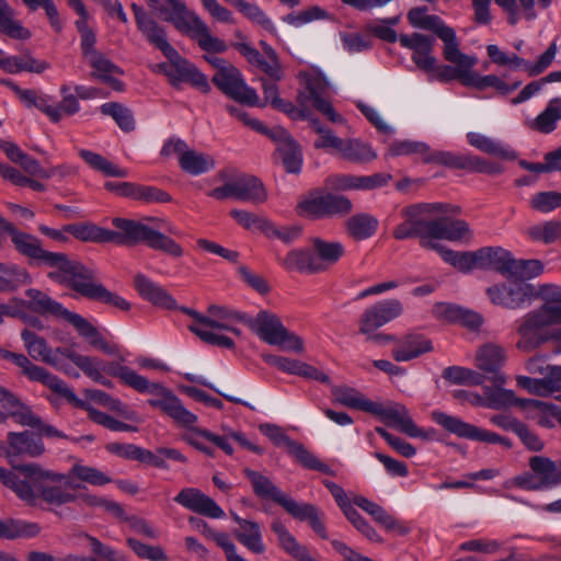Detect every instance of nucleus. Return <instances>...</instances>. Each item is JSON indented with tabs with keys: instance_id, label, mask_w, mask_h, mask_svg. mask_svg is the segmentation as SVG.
Listing matches in <instances>:
<instances>
[{
	"instance_id": "1",
	"label": "nucleus",
	"mask_w": 561,
	"mask_h": 561,
	"mask_svg": "<svg viewBox=\"0 0 561 561\" xmlns=\"http://www.w3.org/2000/svg\"><path fill=\"white\" fill-rule=\"evenodd\" d=\"M147 1L158 15L195 41L202 50L209 54H221L227 50L226 43L213 35L208 25L194 11L188 10L182 0Z\"/></svg>"
},
{
	"instance_id": "2",
	"label": "nucleus",
	"mask_w": 561,
	"mask_h": 561,
	"mask_svg": "<svg viewBox=\"0 0 561 561\" xmlns=\"http://www.w3.org/2000/svg\"><path fill=\"white\" fill-rule=\"evenodd\" d=\"M460 207L445 203H420L404 207L401 210L403 221L393 230V237L397 240L409 238H420L421 247L431 249L424 242H435L436 230L438 228L442 214L458 215Z\"/></svg>"
},
{
	"instance_id": "3",
	"label": "nucleus",
	"mask_w": 561,
	"mask_h": 561,
	"mask_svg": "<svg viewBox=\"0 0 561 561\" xmlns=\"http://www.w3.org/2000/svg\"><path fill=\"white\" fill-rule=\"evenodd\" d=\"M62 479V473L45 470L37 463H27L10 471L0 467V481L27 505L35 506L42 500L46 482Z\"/></svg>"
},
{
	"instance_id": "4",
	"label": "nucleus",
	"mask_w": 561,
	"mask_h": 561,
	"mask_svg": "<svg viewBox=\"0 0 561 561\" xmlns=\"http://www.w3.org/2000/svg\"><path fill=\"white\" fill-rule=\"evenodd\" d=\"M560 317V310L536 308L518 318L514 323L517 350L530 353L549 342L551 327L561 324L556 319Z\"/></svg>"
},
{
	"instance_id": "5",
	"label": "nucleus",
	"mask_w": 561,
	"mask_h": 561,
	"mask_svg": "<svg viewBox=\"0 0 561 561\" xmlns=\"http://www.w3.org/2000/svg\"><path fill=\"white\" fill-rule=\"evenodd\" d=\"M112 224L118 231L112 230L114 236L111 242L117 244L144 242L149 248L162 251L172 257H181L184 253L183 248L173 239L139 221L116 217L113 218Z\"/></svg>"
},
{
	"instance_id": "6",
	"label": "nucleus",
	"mask_w": 561,
	"mask_h": 561,
	"mask_svg": "<svg viewBox=\"0 0 561 561\" xmlns=\"http://www.w3.org/2000/svg\"><path fill=\"white\" fill-rule=\"evenodd\" d=\"M54 271L48 277L61 285H65L76 293L89 299H94L102 284L96 283L95 272L78 261H71L65 253H58V257L50 265Z\"/></svg>"
},
{
	"instance_id": "7",
	"label": "nucleus",
	"mask_w": 561,
	"mask_h": 561,
	"mask_svg": "<svg viewBox=\"0 0 561 561\" xmlns=\"http://www.w3.org/2000/svg\"><path fill=\"white\" fill-rule=\"evenodd\" d=\"M0 358L9 360L19 367L20 374L30 381L44 385L76 407H83V401L76 396L62 379L48 371L46 368L34 364L27 355L0 347Z\"/></svg>"
},
{
	"instance_id": "8",
	"label": "nucleus",
	"mask_w": 561,
	"mask_h": 561,
	"mask_svg": "<svg viewBox=\"0 0 561 561\" xmlns=\"http://www.w3.org/2000/svg\"><path fill=\"white\" fill-rule=\"evenodd\" d=\"M242 323L248 325L262 341L270 345H277L285 351L295 353L304 352L302 340L290 333L282 323L278 316L261 310L256 317L248 314L242 319Z\"/></svg>"
},
{
	"instance_id": "9",
	"label": "nucleus",
	"mask_w": 561,
	"mask_h": 561,
	"mask_svg": "<svg viewBox=\"0 0 561 561\" xmlns=\"http://www.w3.org/2000/svg\"><path fill=\"white\" fill-rule=\"evenodd\" d=\"M352 210L353 203L348 197L322 191L309 192L297 205L298 215L312 220L345 217Z\"/></svg>"
},
{
	"instance_id": "10",
	"label": "nucleus",
	"mask_w": 561,
	"mask_h": 561,
	"mask_svg": "<svg viewBox=\"0 0 561 561\" xmlns=\"http://www.w3.org/2000/svg\"><path fill=\"white\" fill-rule=\"evenodd\" d=\"M149 404L153 408L160 409L180 426H184L192 430V433L185 436V440L191 446L206 454L207 456H214V450L206 446L205 444H203L198 439L199 435L195 433L197 428H194L193 426L197 422V416L194 413L186 410L182 404L181 400L171 391L164 392V394L159 399L149 400Z\"/></svg>"
},
{
	"instance_id": "11",
	"label": "nucleus",
	"mask_w": 561,
	"mask_h": 561,
	"mask_svg": "<svg viewBox=\"0 0 561 561\" xmlns=\"http://www.w3.org/2000/svg\"><path fill=\"white\" fill-rule=\"evenodd\" d=\"M164 56L169 59V64H161L159 68L164 72L173 87L179 88L182 82H187L203 93L210 91L207 77L193 64L181 57L175 48L172 49V55L168 53Z\"/></svg>"
},
{
	"instance_id": "12",
	"label": "nucleus",
	"mask_w": 561,
	"mask_h": 561,
	"mask_svg": "<svg viewBox=\"0 0 561 561\" xmlns=\"http://www.w3.org/2000/svg\"><path fill=\"white\" fill-rule=\"evenodd\" d=\"M211 82L225 95L241 104L260 105L256 91L247 84L241 71L233 65L215 72Z\"/></svg>"
},
{
	"instance_id": "13",
	"label": "nucleus",
	"mask_w": 561,
	"mask_h": 561,
	"mask_svg": "<svg viewBox=\"0 0 561 561\" xmlns=\"http://www.w3.org/2000/svg\"><path fill=\"white\" fill-rule=\"evenodd\" d=\"M514 279L510 284L494 285L488 288L486 294L494 305L515 310L530 304L535 296L534 287L524 280Z\"/></svg>"
},
{
	"instance_id": "14",
	"label": "nucleus",
	"mask_w": 561,
	"mask_h": 561,
	"mask_svg": "<svg viewBox=\"0 0 561 561\" xmlns=\"http://www.w3.org/2000/svg\"><path fill=\"white\" fill-rule=\"evenodd\" d=\"M432 420L442 426L445 431L470 440L484 442L489 444H499L502 436L480 428L476 425L467 423L457 416L449 415L442 411H433L431 413Z\"/></svg>"
},
{
	"instance_id": "15",
	"label": "nucleus",
	"mask_w": 561,
	"mask_h": 561,
	"mask_svg": "<svg viewBox=\"0 0 561 561\" xmlns=\"http://www.w3.org/2000/svg\"><path fill=\"white\" fill-rule=\"evenodd\" d=\"M403 312V306L398 299H386L369 306L358 320L359 333H373L385 324L397 319Z\"/></svg>"
},
{
	"instance_id": "16",
	"label": "nucleus",
	"mask_w": 561,
	"mask_h": 561,
	"mask_svg": "<svg viewBox=\"0 0 561 561\" xmlns=\"http://www.w3.org/2000/svg\"><path fill=\"white\" fill-rule=\"evenodd\" d=\"M369 412L410 437H426L424 431L420 428L410 416L407 407L401 403H392L388 407H383L380 403L373 402V409Z\"/></svg>"
},
{
	"instance_id": "17",
	"label": "nucleus",
	"mask_w": 561,
	"mask_h": 561,
	"mask_svg": "<svg viewBox=\"0 0 561 561\" xmlns=\"http://www.w3.org/2000/svg\"><path fill=\"white\" fill-rule=\"evenodd\" d=\"M21 340L31 360H41L67 375H71L69 366L54 355L53 348L48 345L46 339L28 329H23Z\"/></svg>"
},
{
	"instance_id": "18",
	"label": "nucleus",
	"mask_w": 561,
	"mask_h": 561,
	"mask_svg": "<svg viewBox=\"0 0 561 561\" xmlns=\"http://www.w3.org/2000/svg\"><path fill=\"white\" fill-rule=\"evenodd\" d=\"M131 10L137 28L144 37L163 55L168 53L172 55L173 47L168 42L165 30L142 7L133 3Z\"/></svg>"
},
{
	"instance_id": "19",
	"label": "nucleus",
	"mask_w": 561,
	"mask_h": 561,
	"mask_svg": "<svg viewBox=\"0 0 561 561\" xmlns=\"http://www.w3.org/2000/svg\"><path fill=\"white\" fill-rule=\"evenodd\" d=\"M174 501L183 507L209 518H222L226 515L211 497L196 488L181 490Z\"/></svg>"
},
{
	"instance_id": "20",
	"label": "nucleus",
	"mask_w": 561,
	"mask_h": 561,
	"mask_svg": "<svg viewBox=\"0 0 561 561\" xmlns=\"http://www.w3.org/2000/svg\"><path fill=\"white\" fill-rule=\"evenodd\" d=\"M506 359L505 348L495 343H485L481 345L476 353V366L492 375L495 385L501 386L506 382V378L500 369Z\"/></svg>"
},
{
	"instance_id": "21",
	"label": "nucleus",
	"mask_w": 561,
	"mask_h": 561,
	"mask_svg": "<svg viewBox=\"0 0 561 561\" xmlns=\"http://www.w3.org/2000/svg\"><path fill=\"white\" fill-rule=\"evenodd\" d=\"M0 404L9 411V417L13 419L15 423L31 428L42 425L41 416L33 411L32 407L2 386H0Z\"/></svg>"
},
{
	"instance_id": "22",
	"label": "nucleus",
	"mask_w": 561,
	"mask_h": 561,
	"mask_svg": "<svg viewBox=\"0 0 561 561\" xmlns=\"http://www.w3.org/2000/svg\"><path fill=\"white\" fill-rule=\"evenodd\" d=\"M399 42L403 47L413 51L412 60L420 69L426 72L434 70L436 64V58L432 56L434 38L421 33H413L401 35Z\"/></svg>"
},
{
	"instance_id": "23",
	"label": "nucleus",
	"mask_w": 561,
	"mask_h": 561,
	"mask_svg": "<svg viewBox=\"0 0 561 561\" xmlns=\"http://www.w3.org/2000/svg\"><path fill=\"white\" fill-rule=\"evenodd\" d=\"M180 310L192 317L193 322L187 325V329L203 342L225 348L234 347L232 339L210 330L214 319L204 316L192 308L181 307Z\"/></svg>"
},
{
	"instance_id": "24",
	"label": "nucleus",
	"mask_w": 561,
	"mask_h": 561,
	"mask_svg": "<svg viewBox=\"0 0 561 561\" xmlns=\"http://www.w3.org/2000/svg\"><path fill=\"white\" fill-rule=\"evenodd\" d=\"M11 242L20 254L49 267L58 257L59 252L44 250L37 237L19 229L11 237Z\"/></svg>"
},
{
	"instance_id": "25",
	"label": "nucleus",
	"mask_w": 561,
	"mask_h": 561,
	"mask_svg": "<svg viewBox=\"0 0 561 561\" xmlns=\"http://www.w3.org/2000/svg\"><path fill=\"white\" fill-rule=\"evenodd\" d=\"M278 504L294 518L300 522H308L313 531L322 539L328 538L321 513L313 504L299 503L286 494L280 499Z\"/></svg>"
},
{
	"instance_id": "26",
	"label": "nucleus",
	"mask_w": 561,
	"mask_h": 561,
	"mask_svg": "<svg viewBox=\"0 0 561 561\" xmlns=\"http://www.w3.org/2000/svg\"><path fill=\"white\" fill-rule=\"evenodd\" d=\"M60 319L71 324L81 336L89 339L92 346L101 350L103 353L107 355H116L118 353V346L106 342L98 329L79 313L65 309Z\"/></svg>"
},
{
	"instance_id": "27",
	"label": "nucleus",
	"mask_w": 561,
	"mask_h": 561,
	"mask_svg": "<svg viewBox=\"0 0 561 561\" xmlns=\"http://www.w3.org/2000/svg\"><path fill=\"white\" fill-rule=\"evenodd\" d=\"M101 371H104V373L108 374L110 376L119 378L125 385L129 386L130 388H133L141 393H145V392L153 393V392L160 390L163 396L164 392H168L159 383H151L144 376L137 374L129 367L123 366L118 363H114V362L103 363L102 362Z\"/></svg>"
},
{
	"instance_id": "28",
	"label": "nucleus",
	"mask_w": 561,
	"mask_h": 561,
	"mask_svg": "<svg viewBox=\"0 0 561 561\" xmlns=\"http://www.w3.org/2000/svg\"><path fill=\"white\" fill-rule=\"evenodd\" d=\"M134 286L138 294L153 306L173 310L178 308L176 300L159 284L152 282L144 274L134 277Z\"/></svg>"
},
{
	"instance_id": "29",
	"label": "nucleus",
	"mask_w": 561,
	"mask_h": 561,
	"mask_svg": "<svg viewBox=\"0 0 561 561\" xmlns=\"http://www.w3.org/2000/svg\"><path fill=\"white\" fill-rule=\"evenodd\" d=\"M479 264L482 270H494L506 278L512 277L513 270L516 268L515 259L512 254L500 247H486L478 250Z\"/></svg>"
},
{
	"instance_id": "30",
	"label": "nucleus",
	"mask_w": 561,
	"mask_h": 561,
	"mask_svg": "<svg viewBox=\"0 0 561 561\" xmlns=\"http://www.w3.org/2000/svg\"><path fill=\"white\" fill-rule=\"evenodd\" d=\"M520 408L527 412V417L535 420L542 427L552 428L556 421L561 424V409L552 403L523 399L520 400Z\"/></svg>"
},
{
	"instance_id": "31",
	"label": "nucleus",
	"mask_w": 561,
	"mask_h": 561,
	"mask_svg": "<svg viewBox=\"0 0 561 561\" xmlns=\"http://www.w3.org/2000/svg\"><path fill=\"white\" fill-rule=\"evenodd\" d=\"M436 35L444 42L443 55L448 62L461 66L462 68L474 67L477 58L460 51L459 42L453 27L445 24L438 30Z\"/></svg>"
},
{
	"instance_id": "32",
	"label": "nucleus",
	"mask_w": 561,
	"mask_h": 561,
	"mask_svg": "<svg viewBox=\"0 0 561 561\" xmlns=\"http://www.w3.org/2000/svg\"><path fill=\"white\" fill-rule=\"evenodd\" d=\"M231 516L240 527V529L234 533L237 540L252 553H264L266 547L263 542L261 526L256 522L241 518L236 513H231Z\"/></svg>"
},
{
	"instance_id": "33",
	"label": "nucleus",
	"mask_w": 561,
	"mask_h": 561,
	"mask_svg": "<svg viewBox=\"0 0 561 561\" xmlns=\"http://www.w3.org/2000/svg\"><path fill=\"white\" fill-rule=\"evenodd\" d=\"M7 440L9 444L8 456L25 455L34 458L45 453V446L42 439L35 437L28 431L9 432Z\"/></svg>"
},
{
	"instance_id": "34",
	"label": "nucleus",
	"mask_w": 561,
	"mask_h": 561,
	"mask_svg": "<svg viewBox=\"0 0 561 561\" xmlns=\"http://www.w3.org/2000/svg\"><path fill=\"white\" fill-rule=\"evenodd\" d=\"M311 248L319 273H322L335 265L345 254V248L341 242L328 241L318 237L311 240Z\"/></svg>"
},
{
	"instance_id": "35",
	"label": "nucleus",
	"mask_w": 561,
	"mask_h": 561,
	"mask_svg": "<svg viewBox=\"0 0 561 561\" xmlns=\"http://www.w3.org/2000/svg\"><path fill=\"white\" fill-rule=\"evenodd\" d=\"M433 350L432 342L421 334H408L392 350L397 362H409Z\"/></svg>"
},
{
	"instance_id": "36",
	"label": "nucleus",
	"mask_w": 561,
	"mask_h": 561,
	"mask_svg": "<svg viewBox=\"0 0 561 561\" xmlns=\"http://www.w3.org/2000/svg\"><path fill=\"white\" fill-rule=\"evenodd\" d=\"M77 488H79V485L72 484L70 478L62 474V479L60 480L46 482L42 501L51 506H62L73 503L77 500V495L70 490Z\"/></svg>"
},
{
	"instance_id": "37",
	"label": "nucleus",
	"mask_w": 561,
	"mask_h": 561,
	"mask_svg": "<svg viewBox=\"0 0 561 561\" xmlns=\"http://www.w3.org/2000/svg\"><path fill=\"white\" fill-rule=\"evenodd\" d=\"M529 468L541 481V485L548 490L561 484V460L554 461L546 456H533L529 459Z\"/></svg>"
},
{
	"instance_id": "38",
	"label": "nucleus",
	"mask_w": 561,
	"mask_h": 561,
	"mask_svg": "<svg viewBox=\"0 0 561 561\" xmlns=\"http://www.w3.org/2000/svg\"><path fill=\"white\" fill-rule=\"evenodd\" d=\"M271 529L277 536L278 546L290 557L299 561H314L307 547L297 541L280 519L275 518L271 524Z\"/></svg>"
},
{
	"instance_id": "39",
	"label": "nucleus",
	"mask_w": 561,
	"mask_h": 561,
	"mask_svg": "<svg viewBox=\"0 0 561 561\" xmlns=\"http://www.w3.org/2000/svg\"><path fill=\"white\" fill-rule=\"evenodd\" d=\"M424 244L431 245L432 250L437 251L446 263L462 273H469L474 268H480L478 250L473 252H456L444 248L438 242H424Z\"/></svg>"
},
{
	"instance_id": "40",
	"label": "nucleus",
	"mask_w": 561,
	"mask_h": 561,
	"mask_svg": "<svg viewBox=\"0 0 561 561\" xmlns=\"http://www.w3.org/2000/svg\"><path fill=\"white\" fill-rule=\"evenodd\" d=\"M467 139L472 147L490 156L510 161L517 158V153L508 145L485 135L470 131L467 134Z\"/></svg>"
},
{
	"instance_id": "41",
	"label": "nucleus",
	"mask_w": 561,
	"mask_h": 561,
	"mask_svg": "<svg viewBox=\"0 0 561 561\" xmlns=\"http://www.w3.org/2000/svg\"><path fill=\"white\" fill-rule=\"evenodd\" d=\"M286 271L302 274H317L319 268L314 259L312 248L294 249L280 261Z\"/></svg>"
},
{
	"instance_id": "42",
	"label": "nucleus",
	"mask_w": 561,
	"mask_h": 561,
	"mask_svg": "<svg viewBox=\"0 0 561 561\" xmlns=\"http://www.w3.org/2000/svg\"><path fill=\"white\" fill-rule=\"evenodd\" d=\"M42 531L37 523L15 518H0V539L15 540L19 538H34Z\"/></svg>"
},
{
	"instance_id": "43",
	"label": "nucleus",
	"mask_w": 561,
	"mask_h": 561,
	"mask_svg": "<svg viewBox=\"0 0 561 561\" xmlns=\"http://www.w3.org/2000/svg\"><path fill=\"white\" fill-rule=\"evenodd\" d=\"M379 226L378 219L368 213H358L345 221V231L354 240L360 241L373 237Z\"/></svg>"
},
{
	"instance_id": "44",
	"label": "nucleus",
	"mask_w": 561,
	"mask_h": 561,
	"mask_svg": "<svg viewBox=\"0 0 561 561\" xmlns=\"http://www.w3.org/2000/svg\"><path fill=\"white\" fill-rule=\"evenodd\" d=\"M89 65L93 68L91 77L102 80L113 87L115 90H122L123 83L113 78L114 73L121 75L122 70L118 66L113 64L102 53H96L87 58Z\"/></svg>"
},
{
	"instance_id": "45",
	"label": "nucleus",
	"mask_w": 561,
	"mask_h": 561,
	"mask_svg": "<svg viewBox=\"0 0 561 561\" xmlns=\"http://www.w3.org/2000/svg\"><path fill=\"white\" fill-rule=\"evenodd\" d=\"M0 33L7 36L25 41L31 37V32L15 19V11L8 0H0Z\"/></svg>"
},
{
	"instance_id": "46",
	"label": "nucleus",
	"mask_w": 561,
	"mask_h": 561,
	"mask_svg": "<svg viewBox=\"0 0 561 561\" xmlns=\"http://www.w3.org/2000/svg\"><path fill=\"white\" fill-rule=\"evenodd\" d=\"M65 231L83 242H111L112 230L99 227L91 222L65 225Z\"/></svg>"
},
{
	"instance_id": "47",
	"label": "nucleus",
	"mask_w": 561,
	"mask_h": 561,
	"mask_svg": "<svg viewBox=\"0 0 561 561\" xmlns=\"http://www.w3.org/2000/svg\"><path fill=\"white\" fill-rule=\"evenodd\" d=\"M237 181V199L253 204L264 203L267 194L263 183L255 176L243 175Z\"/></svg>"
},
{
	"instance_id": "48",
	"label": "nucleus",
	"mask_w": 561,
	"mask_h": 561,
	"mask_svg": "<svg viewBox=\"0 0 561 561\" xmlns=\"http://www.w3.org/2000/svg\"><path fill=\"white\" fill-rule=\"evenodd\" d=\"M331 393L334 403L365 412H369L373 409V401L366 399L354 388L334 386Z\"/></svg>"
},
{
	"instance_id": "49",
	"label": "nucleus",
	"mask_w": 561,
	"mask_h": 561,
	"mask_svg": "<svg viewBox=\"0 0 561 561\" xmlns=\"http://www.w3.org/2000/svg\"><path fill=\"white\" fill-rule=\"evenodd\" d=\"M25 295L28 298V309L36 313L51 314L60 319L66 309L61 304L38 289L30 288L25 291Z\"/></svg>"
},
{
	"instance_id": "50",
	"label": "nucleus",
	"mask_w": 561,
	"mask_h": 561,
	"mask_svg": "<svg viewBox=\"0 0 561 561\" xmlns=\"http://www.w3.org/2000/svg\"><path fill=\"white\" fill-rule=\"evenodd\" d=\"M561 119V98L551 99L546 108L530 123V128L541 134H550Z\"/></svg>"
},
{
	"instance_id": "51",
	"label": "nucleus",
	"mask_w": 561,
	"mask_h": 561,
	"mask_svg": "<svg viewBox=\"0 0 561 561\" xmlns=\"http://www.w3.org/2000/svg\"><path fill=\"white\" fill-rule=\"evenodd\" d=\"M244 476L250 480L253 492L262 499H271L275 503H279L285 495L271 480L262 473L252 469H243Z\"/></svg>"
},
{
	"instance_id": "52",
	"label": "nucleus",
	"mask_w": 561,
	"mask_h": 561,
	"mask_svg": "<svg viewBox=\"0 0 561 561\" xmlns=\"http://www.w3.org/2000/svg\"><path fill=\"white\" fill-rule=\"evenodd\" d=\"M454 214H442L434 239L459 241L470 234L469 225L465 220L453 219Z\"/></svg>"
},
{
	"instance_id": "53",
	"label": "nucleus",
	"mask_w": 561,
	"mask_h": 561,
	"mask_svg": "<svg viewBox=\"0 0 561 561\" xmlns=\"http://www.w3.org/2000/svg\"><path fill=\"white\" fill-rule=\"evenodd\" d=\"M30 283L31 276L25 268L0 263V293H12Z\"/></svg>"
},
{
	"instance_id": "54",
	"label": "nucleus",
	"mask_w": 561,
	"mask_h": 561,
	"mask_svg": "<svg viewBox=\"0 0 561 561\" xmlns=\"http://www.w3.org/2000/svg\"><path fill=\"white\" fill-rule=\"evenodd\" d=\"M181 169L192 175H199L210 171L215 167V160L207 153L197 152L192 149L180 158Z\"/></svg>"
},
{
	"instance_id": "55",
	"label": "nucleus",
	"mask_w": 561,
	"mask_h": 561,
	"mask_svg": "<svg viewBox=\"0 0 561 561\" xmlns=\"http://www.w3.org/2000/svg\"><path fill=\"white\" fill-rule=\"evenodd\" d=\"M87 397L126 420L138 421L137 413L134 410L124 404L119 399L113 398L102 390H87Z\"/></svg>"
},
{
	"instance_id": "56",
	"label": "nucleus",
	"mask_w": 561,
	"mask_h": 561,
	"mask_svg": "<svg viewBox=\"0 0 561 561\" xmlns=\"http://www.w3.org/2000/svg\"><path fill=\"white\" fill-rule=\"evenodd\" d=\"M339 153L342 158L356 163H367L377 157L369 145L357 139H344Z\"/></svg>"
},
{
	"instance_id": "57",
	"label": "nucleus",
	"mask_w": 561,
	"mask_h": 561,
	"mask_svg": "<svg viewBox=\"0 0 561 561\" xmlns=\"http://www.w3.org/2000/svg\"><path fill=\"white\" fill-rule=\"evenodd\" d=\"M469 79V87L477 90H484L486 88L495 89L500 94L507 95L520 85V81L513 84H507L503 79L495 75L481 76L476 71H471Z\"/></svg>"
},
{
	"instance_id": "58",
	"label": "nucleus",
	"mask_w": 561,
	"mask_h": 561,
	"mask_svg": "<svg viewBox=\"0 0 561 561\" xmlns=\"http://www.w3.org/2000/svg\"><path fill=\"white\" fill-rule=\"evenodd\" d=\"M485 401L482 403L485 408L493 410H502L514 404L520 407V400L515 397L512 390L503 389L501 387H485L483 389Z\"/></svg>"
},
{
	"instance_id": "59",
	"label": "nucleus",
	"mask_w": 561,
	"mask_h": 561,
	"mask_svg": "<svg viewBox=\"0 0 561 561\" xmlns=\"http://www.w3.org/2000/svg\"><path fill=\"white\" fill-rule=\"evenodd\" d=\"M79 156L93 169L102 172L107 176L115 178H126L128 175V170L124 168H119L113 162L108 161L106 158L102 157L99 153L93 151L81 149L79 151Z\"/></svg>"
},
{
	"instance_id": "60",
	"label": "nucleus",
	"mask_w": 561,
	"mask_h": 561,
	"mask_svg": "<svg viewBox=\"0 0 561 561\" xmlns=\"http://www.w3.org/2000/svg\"><path fill=\"white\" fill-rule=\"evenodd\" d=\"M526 236L536 242L550 244L561 240V221L548 220L534 225L526 230Z\"/></svg>"
},
{
	"instance_id": "61",
	"label": "nucleus",
	"mask_w": 561,
	"mask_h": 561,
	"mask_svg": "<svg viewBox=\"0 0 561 561\" xmlns=\"http://www.w3.org/2000/svg\"><path fill=\"white\" fill-rule=\"evenodd\" d=\"M302 467L323 472L325 474L334 476V471L313 454H311L302 444L294 442L287 450Z\"/></svg>"
},
{
	"instance_id": "62",
	"label": "nucleus",
	"mask_w": 561,
	"mask_h": 561,
	"mask_svg": "<svg viewBox=\"0 0 561 561\" xmlns=\"http://www.w3.org/2000/svg\"><path fill=\"white\" fill-rule=\"evenodd\" d=\"M101 113L111 116L123 131L135 129L133 112L117 102L104 103L100 107Z\"/></svg>"
},
{
	"instance_id": "63",
	"label": "nucleus",
	"mask_w": 561,
	"mask_h": 561,
	"mask_svg": "<svg viewBox=\"0 0 561 561\" xmlns=\"http://www.w3.org/2000/svg\"><path fill=\"white\" fill-rule=\"evenodd\" d=\"M408 21L414 27L432 31L435 34L445 25L444 21L438 15L427 14L426 7L411 9L408 12Z\"/></svg>"
},
{
	"instance_id": "64",
	"label": "nucleus",
	"mask_w": 561,
	"mask_h": 561,
	"mask_svg": "<svg viewBox=\"0 0 561 561\" xmlns=\"http://www.w3.org/2000/svg\"><path fill=\"white\" fill-rule=\"evenodd\" d=\"M230 216L240 226L248 230H259L265 233L266 230L271 229V221L267 218L257 216L256 214L247 210L232 209L230 210Z\"/></svg>"
}]
</instances>
